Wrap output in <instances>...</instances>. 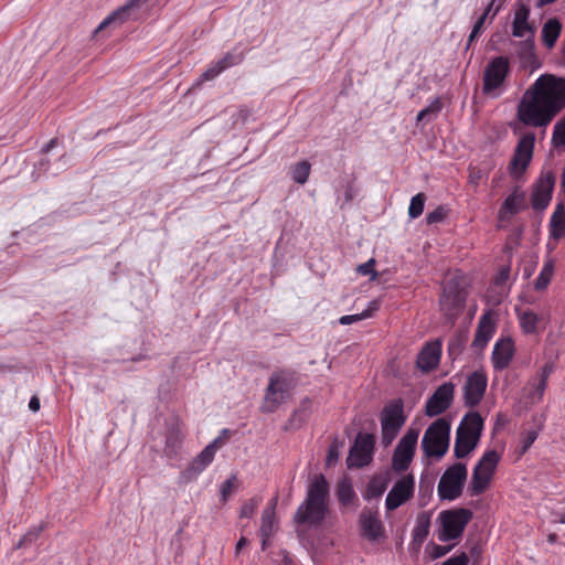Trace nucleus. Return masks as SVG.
<instances>
[{
  "label": "nucleus",
  "mask_w": 565,
  "mask_h": 565,
  "mask_svg": "<svg viewBox=\"0 0 565 565\" xmlns=\"http://www.w3.org/2000/svg\"><path fill=\"white\" fill-rule=\"evenodd\" d=\"M500 458V455L495 450H488L482 455L472 471L469 486L470 495H480L487 490L493 478Z\"/></svg>",
  "instance_id": "obj_5"
},
{
  "label": "nucleus",
  "mask_w": 565,
  "mask_h": 565,
  "mask_svg": "<svg viewBox=\"0 0 565 565\" xmlns=\"http://www.w3.org/2000/svg\"><path fill=\"white\" fill-rule=\"evenodd\" d=\"M376 308H377L376 302L372 301L369 303V307L365 310H363L361 313L342 316L339 319V322L343 326H348V324L367 319V318L372 317V315H373L374 310H376Z\"/></svg>",
  "instance_id": "obj_35"
},
{
  "label": "nucleus",
  "mask_w": 565,
  "mask_h": 565,
  "mask_svg": "<svg viewBox=\"0 0 565 565\" xmlns=\"http://www.w3.org/2000/svg\"><path fill=\"white\" fill-rule=\"evenodd\" d=\"M510 277V267L502 266L495 276L494 282L495 285H503Z\"/></svg>",
  "instance_id": "obj_57"
},
{
  "label": "nucleus",
  "mask_w": 565,
  "mask_h": 565,
  "mask_svg": "<svg viewBox=\"0 0 565 565\" xmlns=\"http://www.w3.org/2000/svg\"><path fill=\"white\" fill-rule=\"evenodd\" d=\"M298 380V373L292 369H280L270 375L266 388H295Z\"/></svg>",
  "instance_id": "obj_24"
},
{
  "label": "nucleus",
  "mask_w": 565,
  "mask_h": 565,
  "mask_svg": "<svg viewBox=\"0 0 565 565\" xmlns=\"http://www.w3.org/2000/svg\"><path fill=\"white\" fill-rule=\"evenodd\" d=\"M554 371V364L551 362H547L544 364V366L541 369L540 373L535 377V382L533 383V388H546L547 385V379Z\"/></svg>",
  "instance_id": "obj_43"
},
{
  "label": "nucleus",
  "mask_w": 565,
  "mask_h": 565,
  "mask_svg": "<svg viewBox=\"0 0 565 565\" xmlns=\"http://www.w3.org/2000/svg\"><path fill=\"white\" fill-rule=\"evenodd\" d=\"M468 562H469L468 555L465 552H462L458 555H455V556L448 558L440 565H468Z\"/></svg>",
  "instance_id": "obj_54"
},
{
  "label": "nucleus",
  "mask_w": 565,
  "mask_h": 565,
  "mask_svg": "<svg viewBox=\"0 0 565 565\" xmlns=\"http://www.w3.org/2000/svg\"><path fill=\"white\" fill-rule=\"evenodd\" d=\"M385 491L384 484H379L376 481H373L367 487V495L369 497H379Z\"/></svg>",
  "instance_id": "obj_58"
},
{
  "label": "nucleus",
  "mask_w": 565,
  "mask_h": 565,
  "mask_svg": "<svg viewBox=\"0 0 565 565\" xmlns=\"http://www.w3.org/2000/svg\"><path fill=\"white\" fill-rule=\"evenodd\" d=\"M415 479L412 475H406L395 482L387 493L385 507L388 511H393L404 504L414 495Z\"/></svg>",
  "instance_id": "obj_15"
},
{
  "label": "nucleus",
  "mask_w": 565,
  "mask_h": 565,
  "mask_svg": "<svg viewBox=\"0 0 565 565\" xmlns=\"http://www.w3.org/2000/svg\"><path fill=\"white\" fill-rule=\"evenodd\" d=\"M258 507V501L256 499H250L246 501L239 511L241 518H252Z\"/></svg>",
  "instance_id": "obj_50"
},
{
  "label": "nucleus",
  "mask_w": 565,
  "mask_h": 565,
  "mask_svg": "<svg viewBox=\"0 0 565 565\" xmlns=\"http://www.w3.org/2000/svg\"><path fill=\"white\" fill-rule=\"evenodd\" d=\"M441 522V532L438 536L439 541L447 542L459 539L467 524L472 519V512L468 509H454L443 511L439 514Z\"/></svg>",
  "instance_id": "obj_7"
},
{
  "label": "nucleus",
  "mask_w": 565,
  "mask_h": 565,
  "mask_svg": "<svg viewBox=\"0 0 565 565\" xmlns=\"http://www.w3.org/2000/svg\"><path fill=\"white\" fill-rule=\"evenodd\" d=\"M514 353V343L511 338L499 339L492 351V364L495 370H504L510 364Z\"/></svg>",
  "instance_id": "obj_20"
},
{
  "label": "nucleus",
  "mask_w": 565,
  "mask_h": 565,
  "mask_svg": "<svg viewBox=\"0 0 565 565\" xmlns=\"http://www.w3.org/2000/svg\"><path fill=\"white\" fill-rule=\"evenodd\" d=\"M29 408L32 412H38L40 409V399L38 396H33L29 402Z\"/></svg>",
  "instance_id": "obj_63"
},
{
  "label": "nucleus",
  "mask_w": 565,
  "mask_h": 565,
  "mask_svg": "<svg viewBox=\"0 0 565 565\" xmlns=\"http://www.w3.org/2000/svg\"><path fill=\"white\" fill-rule=\"evenodd\" d=\"M440 356L441 341L427 342L417 354L416 367L423 373H428L438 366Z\"/></svg>",
  "instance_id": "obj_16"
},
{
  "label": "nucleus",
  "mask_w": 565,
  "mask_h": 565,
  "mask_svg": "<svg viewBox=\"0 0 565 565\" xmlns=\"http://www.w3.org/2000/svg\"><path fill=\"white\" fill-rule=\"evenodd\" d=\"M465 302V290L459 288V285L456 281L449 280L444 287L440 300L445 316L450 320L456 319L459 312L463 309Z\"/></svg>",
  "instance_id": "obj_13"
},
{
  "label": "nucleus",
  "mask_w": 565,
  "mask_h": 565,
  "mask_svg": "<svg viewBox=\"0 0 565 565\" xmlns=\"http://www.w3.org/2000/svg\"><path fill=\"white\" fill-rule=\"evenodd\" d=\"M535 134H524L514 149L513 157L509 164V171L513 179H519L527 169L533 157Z\"/></svg>",
  "instance_id": "obj_9"
},
{
  "label": "nucleus",
  "mask_w": 565,
  "mask_h": 565,
  "mask_svg": "<svg viewBox=\"0 0 565 565\" xmlns=\"http://www.w3.org/2000/svg\"><path fill=\"white\" fill-rule=\"evenodd\" d=\"M527 207L525 203V192L519 186H514L512 192L504 199L500 210L499 217L501 220L508 218L518 214L520 211Z\"/></svg>",
  "instance_id": "obj_21"
},
{
  "label": "nucleus",
  "mask_w": 565,
  "mask_h": 565,
  "mask_svg": "<svg viewBox=\"0 0 565 565\" xmlns=\"http://www.w3.org/2000/svg\"><path fill=\"white\" fill-rule=\"evenodd\" d=\"M339 458V451L335 445L331 446L327 456V465H333Z\"/></svg>",
  "instance_id": "obj_60"
},
{
  "label": "nucleus",
  "mask_w": 565,
  "mask_h": 565,
  "mask_svg": "<svg viewBox=\"0 0 565 565\" xmlns=\"http://www.w3.org/2000/svg\"><path fill=\"white\" fill-rule=\"evenodd\" d=\"M561 190L563 193H565V167H564L562 175H561Z\"/></svg>",
  "instance_id": "obj_64"
},
{
  "label": "nucleus",
  "mask_w": 565,
  "mask_h": 565,
  "mask_svg": "<svg viewBox=\"0 0 565 565\" xmlns=\"http://www.w3.org/2000/svg\"><path fill=\"white\" fill-rule=\"evenodd\" d=\"M468 341V332L467 331H458L456 332L448 342V354L450 358L456 359L461 354L466 342Z\"/></svg>",
  "instance_id": "obj_30"
},
{
  "label": "nucleus",
  "mask_w": 565,
  "mask_h": 565,
  "mask_svg": "<svg viewBox=\"0 0 565 565\" xmlns=\"http://www.w3.org/2000/svg\"><path fill=\"white\" fill-rule=\"evenodd\" d=\"M495 331V322L492 318L491 311H487L479 319L475 339L471 343V348L475 352L482 351L489 341L491 340Z\"/></svg>",
  "instance_id": "obj_18"
},
{
  "label": "nucleus",
  "mask_w": 565,
  "mask_h": 565,
  "mask_svg": "<svg viewBox=\"0 0 565 565\" xmlns=\"http://www.w3.org/2000/svg\"><path fill=\"white\" fill-rule=\"evenodd\" d=\"M554 274V259L548 258L534 281V289L543 291L547 288Z\"/></svg>",
  "instance_id": "obj_29"
},
{
  "label": "nucleus",
  "mask_w": 565,
  "mask_h": 565,
  "mask_svg": "<svg viewBox=\"0 0 565 565\" xmlns=\"http://www.w3.org/2000/svg\"><path fill=\"white\" fill-rule=\"evenodd\" d=\"M426 202V195L424 193H417L411 199L408 206V216L414 220L422 215Z\"/></svg>",
  "instance_id": "obj_39"
},
{
  "label": "nucleus",
  "mask_w": 565,
  "mask_h": 565,
  "mask_svg": "<svg viewBox=\"0 0 565 565\" xmlns=\"http://www.w3.org/2000/svg\"><path fill=\"white\" fill-rule=\"evenodd\" d=\"M429 532V518L424 513L417 516L416 526L413 530V537L415 541L423 542Z\"/></svg>",
  "instance_id": "obj_37"
},
{
  "label": "nucleus",
  "mask_w": 565,
  "mask_h": 565,
  "mask_svg": "<svg viewBox=\"0 0 565 565\" xmlns=\"http://www.w3.org/2000/svg\"><path fill=\"white\" fill-rule=\"evenodd\" d=\"M146 0H128L124 6L113 11L103 22L98 25L96 31H100L111 23H124L131 17L132 10L139 8Z\"/></svg>",
  "instance_id": "obj_22"
},
{
  "label": "nucleus",
  "mask_w": 565,
  "mask_h": 565,
  "mask_svg": "<svg viewBox=\"0 0 565 565\" xmlns=\"http://www.w3.org/2000/svg\"><path fill=\"white\" fill-rule=\"evenodd\" d=\"M450 550H451V546L436 545L435 552H434V557H441V556L446 555L447 553H449Z\"/></svg>",
  "instance_id": "obj_61"
},
{
  "label": "nucleus",
  "mask_w": 565,
  "mask_h": 565,
  "mask_svg": "<svg viewBox=\"0 0 565 565\" xmlns=\"http://www.w3.org/2000/svg\"><path fill=\"white\" fill-rule=\"evenodd\" d=\"M418 435V430L409 429L399 440L392 463L396 472L405 471L409 467L415 454Z\"/></svg>",
  "instance_id": "obj_11"
},
{
  "label": "nucleus",
  "mask_w": 565,
  "mask_h": 565,
  "mask_svg": "<svg viewBox=\"0 0 565 565\" xmlns=\"http://www.w3.org/2000/svg\"><path fill=\"white\" fill-rule=\"evenodd\" d=\"M555 181L556 178L553 171L541 172L531 194V205L535 211H544L550 205Z\"/></svg>",
  "instance_id": "obj_10"
},
{
  "label": "nucleus",
  "mask_w": 565,
  "mask_h": 565,
  "mask_svg": "<svg viewBox=\"0 0 565 565\" xmlns=\"http://www.w3.org/2000/svg\"><path fill=\"white\" fill-rule=\"evenodd\" d=\"M362 536L369 541H376L383 534V524L376 511L363 509L359 519Z\"/></svg>",
  "instance_id": "obj_19"
},
{
  "label": "nucleus",
  "mask_w": 565,
  "mask_h": 565,
  "mask_svg": "<svg viewBox=\"0 0 565 565\" xmlns=\"http://www.w3.org/2000/svg\"><path fill=\"white\" fill-rule=\"evenodd\" d=\"M276 505H277V498H274L270 500L268 507L265 508L262 513V525H260L259 532L263 537V548H265L267 539L274 532Z\"/></svg>",
  "instance_id": "obj_27"
},
{
  "label": "nucleus",
  "mask_w": 565,
  "mask_h": 565,
  "mask_svg": "<svg viewBox=\"0 0 565 565\" xmlns=\"http://www.w3.org/2000/svg\"><path fill=\"white\" fill-rule=\"evenodd\" d=\"M448 210L444 205L437 206L434 211L427 213L426 223L428 225L443 222L447 216Z\"/></svg>",
  "instance_id": "obj_48"
},
{
  "label": "nucleus",
  "mask_w": 565,
  "mask_h": 565,
  "mask_svg": "<svg viewBox=\"0 0 565 565\" xmlns=\"http://www.w3.org/2000/svg\"><path fill=\"white\" fill-rule=\"evenodd\" d=\"M399 429L393 425L390 427L387 424H382V441L384 445H390L396 437Z\"/></svg>",
  "instance_id": "obj_51"
},
{
  "label": "nucleus",
  "mask_w": 565,
  "mask_h": 565,
  "mask_svg": "<svg viewBox=\"0 0 565 565\" xmlns=\"http://www.w3.org/2000/svg\"><path fill=\"white\" fill-rule=\"evenodd\" d=\"M443 109V102L440 97H436L427 107L422 109L416 117L417 121L435 119Z\"/></svg>",
  "instance_id": "obj_33"
},
{
  "label": "nucleus",
  "mask_w": 565,
  "mask_h": 565,
  "mask_svg": "<svg viewBox=\"0 0 565 565\" xmlns=\"http://www.w3.org/2000/svg\"><path fill=\"white\" fill-rule=\"evenodd\" d=\"M539 436L537 429L527 430L521 440V454H525Z\"/></svg>",
  "instance_id": "obj_49"
},
{
  "label": "nucleus",
  "mask_w": 565,
  "mask_h": 565,
  "mask_svg": "<svg viewBox=\"0 0 565 565\" xmlns=\"http://www.w3.org/2000/svg\"><path fill=\"white\" fill-rule=\"evenodd\" d=\"M550 237L558 241L565 236V204L557 203L550 220Z\"/></svg>",
  "instance_id": "obj_26"
},
{
  "label": "nucleus",
  "mask_w": 565,
  "mask_h": 565,
  "mask_svg": "<svg viewBox=\"0 0 565 565\" xmlns=\"http://www.w3.org/2000/svg\"><path fill=\"white\" fill-rule=\"evenodd\" d=\"M222 66L217 65V62L212 63V65L202 74V78L204 81H211L215 78L217 75L222 73Z\"/></svg>",
  "instance_id": "obj_55"
},
{
  "label": "nucleus",
  "mask_w": 565,
  "mask_h": 565,
  "mask_svg": "<svg viewBox=\"0 0 565 565\" xmlns=\"http://www.w3.org/2000/svg\"><path fill=\"white\" fill-rule=\"evenodd\" d=\"M236 482V477L232 476L226 481L223 482L221 487V495L222 500L225 502L227 498L231 495Z\"/></svg>",
  "instance_id": "obj_53"
},
{
  "label": "nucleus",
  "mask_w": 565,
  "mask_h": 565,
  "mask_svg": "<svg viewBox=\"0 0 565 565\" xmlns=\"http://www.w3.org/2000/svg\"><path fill=\"white\" fill-rule=\"evenodd\" d=\"M355 189L353 186V182L350 181L345 184L344 186V191H343V196H344V202L345 203H350L351 201H353V199L355 198Z\"/></svg>",
  "instance_id": "obj_59"
},
{
  "label": "nucleus",
  "mask_w": 565,
  "mask_h": 565,
  "mask_svg": "<svg viewBox=\"0 0 565 565\" xmlns=\"http://www.w3.org/2000/svg\"><path fill=\"white\" fill-rule=\"evenodd\" d=\"M565 108V78L543 74L524 92L516 117L525 126L546 127Z\"/></svg>",
  "instance_id": "obj_1"
},
{
  "label": "nucleus",
  "mask_w": 565,
  "mask_h": 565,
  "mask_svg": "<svg viewBox=\"0 0 565 565\" xmlns=\"http://www.w3.org/2000/svg\"><path fill=\"white\" fill-rule=\"evenodd\" d=\"M311 171V164L307 160H302L294 164L290 169V175L294 182L305 184L308 181Z\"/></svg>",
  "instance_id": "obj_31"
},
{
  "label": "nucleus",
  "mask_w": 565,
  "mask_h": 565,
  "mask_svg": "<svg viewBox=\"0 0 565 565\" xmlns=\"http://www.w3.org/2000/svg\"><path fill=\"white\" fill-rule=\"evenodd\" d=\"M40 532H41V527L39 529H34L30 532H28L20 541L19 543L17 544V548H20L22 547L23 545L25 544H30L32 543L33 541H35L38 539V536L40 535Z\"/></svg>",
  "instance_id": "obj_56"
},
{
  "label": "nucleus",
  "mask_w": 565,
  "mask_h": 565,
  "mask_svg": "<svg viewBox=\"0 0 565 565\" xmlns=\"http://www.w3.org/2000/svg\"><path fill=\"white\" fill-rule=\"evenodd\" d=\"M382 424H387L390 427H392L393 425L396 429H399L404 424V418L402 417V409L398 407L385 409L382 417Z\"/></svg>",
  "instance_id": "obj_38"
},
{
  "label": "nucleus",
  "mask_w": 565,
  "mask_h": 565,
  "mask_svg": "<svg viewBox=\"0 0 565 565\" xmlns=\"http://www.w3.org/2000/svg\"><path fill=\"white\" fill-rule=\"evenodd\" d=\"M562 32V23L557 18H550L542 28V41L547 49H553Z\"/></svg>",
  "instance_id": "obj_28"
},
{
  "label": "nucleus",
  "mask_w": 565,
  "mask_h": 565,
  "mask_svg": "<svg viewBox=\"0 0 565 565\" xmlns=\"http://www.w3.org/2000/svg\"><path fill=\"white\" fill-rule=\"evenodd\" d=\"M462 388H487V376L481 372H472L467 376Z\"/></svg>",
  "instance_id": "obj_41"
},
{
  "label": "nucleus",
  "mask_w": 565,
  "mask_h": 565,
  "mask_svg": "<svg viewBox=\"0 0 565 565\" xmlns=\"http://www.w3.org/2000/svg\"><path fill=\"white\" fill-rule=\"evenodd\" d=\"M374 443L373 435L360 433L347 459L348 467L362 468L369 465L372 460Z\"/></svg>",
  "instance_id": "obj_12"
},
{
  "label": "nucleus",
  "mask_w": 565,
  "mask_h": 565,
  "mask_svg": "<svg viewBox=\"0 0 565 565\" xmlns=\"http://www.w3.org/2000/svg\"><path fill=\"white\" fill-rule=\"evenodd\" d=\"M244 60V52L239 51L237 47L227 52L223 57H221L217 62L218 66H222V71H225L232 66L238 65Z\"/></svg>",
  "instance_id": "obj_34"
},
{
  "label": "nucleus",
  "mask_w": 565,
  "mask_h": 565,
  "mask_svg": "<svg viewBox=\"0 0 565 565\" xmlns=\"http://www.w3.org/2000/svg\"><path fill=\"white\" fill-rule=\"evenodd\" d=\"M285 391H267L263 408L266 412H274L280 401L284 398Z\"/></svg>",
  "instance_id": "obj_42"
},
{
  "label": "nucleus",
  "mask_w": 565,
  "mask_h": 565,
  "mask_svg": "<svg viewBox=\"0 0 565 565\" xmlns=\"http://www.w3.org/2000/svg\"><path fill=\"white\" fill-rule=\"evenodd\" d=\"M515 45L518 47V56L523 64L535 67L540 66L535 52L534 38H532L531 34H529L526 39L515 42Z\"/></svg>",
  "instance_id": "obj_25"
},
{
  "label": "nucleus",
  "mask_w": 565,
  "mask_h": 565,
  "mask_svg": "<svg viewBox=\"0 0 565 565\" xmlns=\"http://www.w3.org/2000/svg\"><path fill=\"white\" fill-rule=\"evenodd\" d=\"M552 145L565 150V116L556 122L552 135Z\"/></svg>",
  "instance_id": "obj_40"
},
{
  "label": "nucleus",
  "mask_w": 565,
  "mask_h": 565,
  "mask_svg": "<svg viewBox=\"0 0 565 565\" xmlns=\"http://www.w3.org/2000/svg\"><path fill=\"white\" fill-rule=\"evenodd\" d=\"M58 143L57 138H52L41 150L43 154L50 152L53 148H55Z\"/></svg>",
  "instance_id": "obj_62"
},
{
  "label": "nucleus",
  "mask_w": 565,
  "mask_h": 565,
  "mask_svg": "<svg viewBox=\"0 0 565 565\" xmlns=\"http://www.w3.org/2000/svg\"><path fill=\"white\" fill-rule=\"evenodd\" d=\"M504 2H505V0H491L487 4V7L484 8V11L482 12V14L480 17H484L486 20L489 18L490 19L489 23H492L494 18L502 10Z\"/></svg>",
  "instance_id": "obj_44"
},
{
  "label": "nucleus",
  "mask_w": 565,
  "mask_h": 565,
  "mask_svg": "<svg viewBox=\"0 0 565 565\" xmlns=\"http://www.w3.org/2000/svg\"><path fill=\"white\" fill-rule=\"evenodd\" d=\"M486 21L487 20L484 19V17H479L477 19V21L472 25L471 32L468 36L466 47H465L466 51H468L470 49V46L472 45V43L481 35V33L483 32V26H484Z\"/></svg>",
  "instance_id": "obj_46"
},
{
  "label": "nucleus",
  "mask_w": 565,
  "mask_h": 565,
  "mask_svg": "<svg viewBox=\"0 0 565 565\" xmlns=\"http://www.w3.org/2000/svg\"><path fill=\"white\" fill-rule=\"evenodd\" d=\"M484 391H465V402L469 406L477 405L483 397Z\"/></svg>",
  "instance_id": "obj_52"
},
{
  "label": "nucleus",
  "mask_w": 565,
  "mask_h": 565,
  "mask_svg": "<svg viewBox=\"0 0 565 565\" xmlns=\"http://www.w3.org/2000/svg\"><path fill=\"white\" fill-rule=\"evenodd\" d=\"M221 438L214 439L209 444L188 466L183 472L186 480L195 479L213 461Z\"/></svg>",
  "instance_id": "obj_17"
},
{
  "label": "nucleus",
  "mask_w": 565,
  "mask_h": 565,
  "mask_svg": "<svg viewBox=\"0 0 565 565\" xmlns=\"http://www.w3.org/2000/svg\"><path fill=\"white\" fill-rule=\"evenodd\" d=\"M329 501V484L323 475H315L308 484L307 495L297 509L295 521L317 526L327 513Z\"/></svg>",
  "instance_id": "obj_2"
},
{
  "label": "nucleus",
  "mask_w": 565,
  "mask_h": 565,
  "mask_svg": "<svg viewBox=\"0 0 565 565\" xmlns=\"http://www.w3.org/2000/svg\"><path fill=\"white\" fill-rule=\"evenodd\" d=\"M375 259L370 258L367 262L358 265L356 273L361 276H370V280H375L379 277V273L375 270Z\"/></svg>",
  "instance_id": "obj_45"
},
{
  "label": "nucleus",
  "mask_w": 565,
  "mask_h": 565,
  "mask_svg": "<svg viewBox=\"0 0 565 565\" xmlns=\"http://www.w3.org/2000/svg\"><path fill=\"white\" fill-rule=\"evenodd\" d=\"M519 320L522 331L525 334H533L537 332L539 317L531 310L519 313Z\"/></svg>",
  "instance_id": "obj_32"
},
{
  "label": "nucleus",
  "mask_w": 565,
  "mask_h": 565,
  "mask_svg": "<svg viewBox=\"0 0 565 565\" xmlns=\"http://www.w3.org/2000/svg\"><path fill=\"white\" fill-rule=\"evenodd\" d=\"M450 425L439 418L425 431L422 439V448L427 457L441 458L449 448Z\"/></svg>",
  "instance_id": "obj_4"
},
{
  "label": "nucleus",
  "mask_w": 565,
  "mask_h": 565,
  "mask_svg": "<svg viewBox=\"0 0 565 565\" xmlns=\"http://www.w3.org/2000/svg\"><path fill=\"white\" fill-rule=\"evenodd\" d=\"M454 391H435L426 403V414L430 417L444 413L451 404Z\"/></svg>",
  "instance_id": "obj_23"
},
{
  "label": "nucleus",
  "mask_w": 565,
  "mask_h": 565,
  "mask_svg": "<svg viewBox=\"0 0 565 565\" xmlns=\"http://www.w3.org/2000/svg\"><path fill=\"white\" fill-rule=\"evenodd\" d=\"M531 0H516L514 3V17L512 21V35L518 39L531 34L535 38L536 26L530 22Z\"/></svg>",
  "instance_id": "obj_14"
},
{
  "label": "nucleus",
  "mask_w": 565,
  "mask_h": 565,
  "mask_svg": "<svg viewBox=\"0 0 565 565\" xmlns=\"http://www.w3.org/2000/svg\"><path fill=\"white\" fill-rule=\"evenodd\" d=\"M337 495L340 503L348 505L355 498V492L352 488V484L348 480H343L338 484Z\"/></svg>",
  "instance_id": "obj_36"
},
{
  "label": "nucleus",
  "mask_w": 565,
  "mask_h": 565,
  "mask_svg": "<svg viewBox=\"0 0 565 565\" xmlns=\"http://www.w3.org/2000/svg\"><path fill=\"white\" fill-rule=\"evenodd\" d=\"M181 446V437L178 433H170L167 436L164 451L168 456L177 455L179 447Z\"/></svg>",
  "instance_id": "obj_47"
},
{
  "label": "nucleus",
  "mask_w": 565,
  "mask_h": 565,
  "mask_svg": "<svg viewBox=\"0 0 565 565\" xmlns=\"http://www.w3.org/2000/svg\"><path fill=\"white\" fill-rule=\"evenodd\" d=\"M467 466L463 462H456L448 467L443 473L437 491L443 500L454 501L462 493L467 480Z\"/></svg>",
  "instance_id": "obj_6"
},
{
  "label": "nucleus",
  "mask_w": 565,
  "mask_h": 565,
  "mask_svg": "<svg viewBox=\"0 0 565 565\" xmlns=\"http://www.w3.org/2000/svg\"><path fill=\"white\" fill-rule=\"evenodd\" d=\"M511 72L507 56L500 55L491 58L486 65L482 76V93L490 95L500 88Z\"/></svg>",
  "instance_id": "obj_8"
},
{
  "label": "nucleus",
  "mask_w": 565,
  "mask_h": 565,
  "mask_svg": "<svg viewBox=\"0 0 565 565\" xmlns=\"http://www.w3.org/2000/svg\"><path fill=\"white\" fill-rule=\"evenodd\" d=\"M483 427V419L478 413H469L457 428L454 447L458 459L468 456L478 445Z\"/></svg>",
  "instance_id": "obj_3"
}]
</instances>
